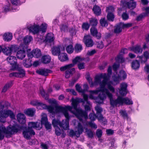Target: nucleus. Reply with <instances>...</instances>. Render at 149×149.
<instances>
[{"mask_svg": "<svg viewBox=\"0 0 149 149\" xmlns=\"http://www.w3.org/2000/svg\"><path fill=\"white\" fill-rule=\"evenodd\" d=\"M82 99H74L72 98L71 101L72 102V107L67 106L64 107H58L57 109L58 110V113L62 112L64 114L66 119L63 120L60 123V127L65 130H67L69 128V120L70 116H69L68 110L69 111L73 114H75L79 120L82 123L83 119L86 120L88 118L87 113L82 110L81 109L77 108L78 102H82Z\"/></svg>", "mask_w": 149, "mask_h": 149, "instance_id": "obj_1", "label": "nucleus"}, {"mask_svg": "<svg viewBox=\"0 0 149 149\" xmlns=\"http://www.w3.org/2000/svg\"><path fill=\"white\" fill-rule=\"evenodd\" d=\"M127 85L125 83H123L120 85V88H119V93L122 96H118L116 100H113V95L112 94V97L110 98V101L111 105L113 107H116L117 105H121L124 104L130 105L133 104L132 101L128 97L123 98L122 96L126 95L127 93Z\"/></svg>", "mask_w": 149, "mask_h": 149, "instance_id": "obj_2", "label": "nucleus"}, {"mask_svg": "<svg viewBox=\"0 0 149 149\" xmlns=\"http://www.w3.org/2000/svg\"><path fill=\"white\" fill-rule=\"evenodd\" d=\"M24 127L16 124L11 127L8 126L7 128L2 124H0V140H3L4 137V134L6 136H10L19 131L23 130Z\"/></svg>", "mask_w": 149, "mask_h": 149, "instance_id": "obj_3", "label": "nucleus"}, {"mask_svg": "<svg viewBox=\"0 0 149 149\" xmlns=\"http://www.w3.org/2000/svg\"><path fill=\"white\" fill-rule=\"evenodd\" d=\"M10 104L8 102H6L3 105L0 102V122L4 123L6 122V118L10 116L11 118H14L15 116L13 112L8 109L10 106Z\"/></svg>", "mask_w": 149, "mask_h": 149, "instance_id": "obj_4", "label": "nucleus"}, {"mask_svg": "<svg viewBox=\"0 0 149 149\" xmlns=\"http://www.w3.org/2000/svg\"><path fill=\"white\" fill-rule=\"evenodd\" d=\"M106 84V82L105 80H102L99 84L100 86V89L99 90H90L89 91V92L91 94H97L100 92H104L110 100V98L112 97V93L107 88H105Z\"/></svg>", "mask_w": 149, "mask_h": 149, "instance_id": "obj_5", "label": "nucleus"}, {"mask_svg": "<svg viewBox=\"0 0 149 149\" xmlns=\"http://www.w3.org/2000/svg\"><path fill=\"white\" fill-rule=\"evenodd\" d=\"M62 107L55 106L54 107L52 106H47L46 104L42 103H40L38 105V109H47L49 112L52 115H54L55 114L58 113V110L57 109L58 107Z\"/></svg>", "mask_w": 149, "mask_h": 149, "instance_id": "obj_6", "label": "nucleus"}, {"mask_svg": "<svg viewBox=\"0 0 149 149\" xmlns=\"http://www.w3.org/2000/svg\"><path fill=\"white\" fill-rule=\"evenodd\" d=\"M106 74H101L100 75H96L95 77L94 81L93 82L92 79L89 76L86 77V79L89 82L91 86L92 87L94 86H97L99 84V83L101 82L102 79L105 78Z\"/></svg>", "mask_w": 149, "mask_h": 149, "instance_id": "obj_7", "label": "nucleus"}, {"mask_svg": "<svg viewBox=\"0 0 149 149\" xmlns=\"http://www.w3.org/2000/svg\"><path fill=\"white\" fill-rule=\"evenodd\" d=\"M73 123L75 126L76 125H78L77 131L74 132L73 130H71L69 133L70 135L71 136H76L77 137H78L83 132L84 128L81 123L79 122L77 120H74L73 121Z\"/></svg>", "mask_w": 149, "mask_h": 149, "instance_id": "obj_8", "label": "nucleus"}, {"mask_svg": "<svg viewBox=\"0 0 149 149\" xmlns=\"http://www.w3.org/2000/svg\"><path fill=\"white\" fill-rule=\"evenodd\" d=\"M84 89H82L81 87L78 84H77L75 86L76 89L78 92L82 93L83 95L84 100L83 99V101L81 102H84V101H86L87 102V104H90V102L88 101V96L87 95L85 94V92L87 91L88 88V86L86 84H84ZM78 98L76 99H78ZM79 99H81V98H78ZM80 102H78L77 104Z\"/></svg>", "mask_w": 149, "mask_h": 149, "instance_id": "obj_9", "label": "nucleus"}, {"mask_svg": "<svg viewBox=\"0 0 149 149\" xmlns=\"http://www.w3.org/2000/svg\"><path fill=\"white\" fill-rule=\"evenodd\" d=\"M6 60L8 63L12 65L13 69H17L19 67V65L17 62V59L15 56H10L7 58Z\"/></svg>", "mask_w": 149, "mask_h": 149, "instance_id": "obj_10", "label": "nucleus"}, {"mask_svg": "<svg viewBox=\"0 0 149 149\" xmlns=\"http://www.w3.org/2000/svg\"><path fill=\"white\" fill-rule=\"evenodd\" d=\"M82 60L80 56H77L73 59V63L61 67L60 68V70L61 71H64L66 69L72 68L77 63L80 62Z\"/></svg>", "mask_w": 149, "mask_h": 149, "instance_id": "obj_11", "label": "nucleus"}, {"mask_svg": "<svg viewBox=\"0 0 149 149\" xmlns=\"http://www.w3.org/2000/svg\"><path fill=\"white\" fill-rule=\"evenodd\" d=\"M17 47L13 45H11L8 47L3 46V52L6 55H10L13 52H15Z\"/></svg>", "mask_w": 149, "mask_h": 149, "instance_id": "obj_12", "label": "nucleus"}, {"mask_svg": "<svg viewBox=\"0 0 149 149\" xmlns=\"http://www.w3.org/2000/svg\"><path fill=\"white\" fill-rule=\"evenodd\" d=\"M35 133L31 129L27 128L24 130L23 132V135L25 138L29 139L32 135L35 134Z\"/></svg>", "mask_w": 149, "mask_h": 149, "instance_id": "obj_13", "label": "nucleus"}, {"mask_svg": "<svg viewBox=\"0 0 149 149\" xmlns=\"http://www.w3.org/2000/svg\"><path fill=\"white\" fill-rule=\"evenodd\" d=\"M121 3L125 7L132 9H134L136 6V2L133 1L128 2L125 0H121Z\"/></svg>", "mask_w": 149, "mask_h": 149, "instance_id": "obj_14", "label": "nucleus"}, {"mask_svg": "<svg viewBox=\"0 0 149 149\" xmlns=\"http://www.w3.org/2000/svg\"><path fill=\"white\" fill-rule=\"evenodd\" d=\"M83 41L86 46L88 47H92L93 45V42L89 35L84 36Z\"/></svg>", "mask_w": 149, "mask_h": 149, "instance_id": "obj_15", "label": "nucleus"}, {"mask_svg": "<svg viewBox=\"0 0 149 149\" xmlns=\"http://www.w3.org/2000/svg\"><path fill=\"white\" fill-rule=\"evenodd\" d=\"M105 78L103 79V80H105L106 84L105 86L107 85V86L108 90H109L112 93H114L115 92V89L114 87L112 85V82L111 81H108V77L107 75L106 74V75L105 76Z\"/></svg>", "mask_w": 149, "mask_h": 149, "instance_id": "obj_16", "label": "nucleus"}, {"mask_svg": "<svg viewBox=\"0 0 149 149\" xmlns=\"http://www.w3.org/2000/svg\"><path fill=\"white\" fill-rule=\"evenodd\" d=\"M25 74V71L23 69H21L19 70L18 72H13L10 73L9 74V76L10 77H24Z\"/></svg>", "mask_w": 149, "mask_h": 149, "instance_id": "obj_17", "label": "nucleus"}, {"mask_svg": "<svg viewBox=\"0 0 149 149\" xmlns=\"http://www.w3.org/2000/svg\"><path fill=\"white\" fill-rule=\"evenodd\" d=\"M62 47L60 45L54 46L51 48L52 54L54 56L59 55L61 54V51H62Z\"/></svg>", "mask_w": 149, "mask_h": 149, "instance_id": "obj_18", "label": "nucleus"}, {"mask_svg": "<svg viewBox=\"0 0 149 149\" xmlns=\"http://www.w3.org/2000/svg\"><path fill=\"white\" fill-rule=\"evenodd\" d=\"M104 92H102L99 95L98 97L96 99V102L98 104H102L103 101L106 98V95L104 93Z\"/></svg>", "mask_w": 149, "mask_h": 149, "instance_id": "obj_19", "label": "nucleus"}, {"mask_svg": "<svg viewBox=\"0 0 149 149\" xmlns=\"http://www.w3.org/2000/svg\"><path fill=\"white\" fill-rule=\"evenodd\" d=\"M18 122L22 124H25L26 122V117L24 114L21 113H18L17 116Z\"/></svg>", "mask_w": 149, "mask_h": 149, "instance_id": "obj_20", "label": "nucleus"}, {"mask_svg": "<svg viewBox=\"0 0 149 149\" xmlns=\"http://www.w3.org/2000/svg\"><path fill=\"white\" fill-rule=\"evenodd\" d=\"M36 72L44 76H47L49 73H51L52 71L46 69H40L36 71Z\"/></svg>", "mask_w": 149, "mask_h": 149, "instance_id": "obj_21", "label": "nucleus"}, {"mask_svg": "<svg viewBox=\"0 0 149 149\" xmlns=\"http://www.w3.org/2000/svg\"><path fill=\"white\" fill-rule=\"evenodd\" d=\"M130 50L132 51L136 54L141 53L143 50L141 46L137 45L129 48Z\"/></svg>", "mask_w": 149, "mask_h": 149, "instance_id": "obj_22", "label": "nucleus"}, {"mask_svg": "<svg viewBox=\"0 0 149 149\" xmlns=\"http://www.w3.org/2000/svg\"><path fill=\"white\" fill-rule=\"evenodd\" d=\"M40 124L37 122H30L28 123V128L32 129L33 128L39 130L41 128V127H40Z\"/></svg>", "mask_w": 149, "mask_h": 149, "instance_id": "obj_23", "label": "nucleus"}, {"mask_svg": "<svg viewBox=\"0 0 149 149\" xmlns=\"http://www.w3.org/2000/svg\"><path fill=\"white\" fill-rule=\"evenodd\" d=\"M54 40V34L51 33L47 34L45 39V41L48 43H53Z\"/></svg>", "mask_w": 149, "mask_h": 149, "instance_id": "obj_24", "label": "nucleus"}, {"mask_svg": "<svg viewBox=\"0 0 149 149\" xmlns=\"http://www.w3.org/2000/svg\"><path fill=\"white\" fill-rule=\"evenodd\" d=\"M26 56V53L24 49L18 51L17 53L16 56L17 58L20 59H23Z\"/></svg>", "mask_w": 149, "mask_h": 149, "instance_id": "obj_25", "label": "nucleus"}, {"mask_svg": "<svg viewBox=\"0 0 149 149\" xmlns=\"http://www.w3.org/2000/svg\"><path fill=\"white\" fill-rule=\"evenodd\" d=\"M71 68H67L64 70H67L65 71V76L66 78H68L72 75V74L74 72L75 68H74L70 69Z\"/></svg>", "mask_w": 149, "mask_h": 149, "instance_id": "obj_26", "label": "nucleus"}, {"mask_svg": "<svg viewBox=\"0 0 149 149\" xmlns=\"http://www.w3.org/2000/svg\"><path fill=\"white\" fill-rule=\"evenodd\" d=\"M39 26L38 25H33L30 26L29 28V31L34 33H37L39 32Z\"/></svg>", "mask_w": 149, "mask_h": 149, "instance_id": "obj_27", "label": "nucleus"}, {"mask_svg": "<svg viewBox=\"0 0 149 149\" xmlns=\"http://www.w3.org/2000/svg\"><path fill=\"white\" fill-rule=\"evenodd\" d=\"M13 85V81H10L6 84L2 88L1 92L2 93H5L7 90Z\"/></svg>", "mask_w": 149, "mask_h": 149, "instance_id": "obj_28", "label": "nucleus"}, {"mask_svg": "<svg viewBox=\"0 0 149 149\" xmlns=\"http://www.w3.org/2000/svg\"><path fill=\"white\" fill-rule=\"evenodd\" d=\"M59 59L61 61H64L68 60V57L67 54L65 53H61L58 56Z\"/></svg>", "mask_w": 149, "mask_h": 149, "instance_id": "obj_29", "label": "nucleus"}, {"mask_svg": "<svg viewBox=\"0 0 149 149\" xmlns=\"http://www.w3.org/2000/svg\"><path fill=\"white\" fill-rule=\"evenodd\" d=\"M41 60L43 63H48L50 62L51 57L49 55H44L42 57Z\"/></svg>", "mask_w": 149, "mask_h": 149, "instance_id": "obj_30", "label": "nucleus"}, {"mask_svg": "<svg viewBox=\"0 0 149 149\" xmlns=\"http://www.w3.org/2000/svg\"><path fill=\"white\" fill-rule=\"evenodd\" d=\"M36 112V110L34 108H29L27 109L25 113L29 116L32 117L34 116Z\"/></svg>", "mask_w": 149, "mask_h": 149, "instance_id": "obj_31", "label": "nucleus"}, {"mask_svg": "<svg viewBox=\"0 0 149 149\" xmlns=\"http://www.w3.org/2000/svg\"><path fill=\"white\" fill-rule=\"evenodd\" d=\"M93 10L94 13L96 15L98 16L101 14V12L100 7L95 5L93 7Z\"/></svg>", "mask_w": 149, "mask_h": 149, "instance_id": "obj_32", "label": "nucleus"}, {"mask_svg": "<svg viewBox=\"0 0 149 149\" xmlns=\"http://www.w3.org/2000/svg\"><path fill=\"white\" fill-rule=\"evenodd\" d=\"M123 29V26L121 23H120L115 26L114 32L116 33H118L121 32Z\"/></svg>", "mask_w": 149, "mask_h": 149, "instance_id": "obj_33", "label": "nucleus"}, {"mask_svg": "<svg viewBox=\"0 0 149 149\" xmlns=\"http://www.w3.org/2000/svg\"><path fill=\"white\" fill-rule=\"evenodd\" d=\"M33 56L36 58H38L40 57L41 55L40 50L38 49H36L32 51Z\"/></svg>", "mask_w": 149, "mask_h": 149, "instance_id": "obj_34", "label": "nucleus"}, {"mask_svg": "<svg viewBox=\"0 0 149 149\" xmlns=\"http://www.w3.org/2000/svg\"><path fill=\"white\" fill-rule=\"evenodd\" d=\"M3 37L4 40L9 41L12 39V35L11 33H6L4 34Z\"/></svg>", "mask_w": 149, "mask_h": 149, "instance_id": "obj_35", "label": "nucleus"}, {"mask_svg": "<svg viewBox=\"0 0 149 149\" xmlns=\"http://www.w3.org/2000/svg\"><path fill=\"white\" fill-rule=\"evenodd\" d=\"M82 49V47L81 45L79 44H77L74 47V50L77 53H79L81 52Z\"/></svg>", "mask_w": 149, "mask_h": 149, "instance_id": "obj_36", "label": "nucleus"}, {"mask_svg": "<svg viewBox=\"0 0 149 149\" xmlns=\"http://www.w3.org/2000/svg\"><path fill=\"white\" fill-rule=\"evenodd\" d=\"M47 27V25L45 23L42 24L39 26V32L41 31L42 33L45 32Z\"/></svg>", "mask_w": 149, "mask_h": 149, "instance_id": "obj_37", "label": "nucleus"}, {"mask_svg": "<svg viewBox=\"0 0 149 149\" xmlns=\"http://www.w3.org/2000/svg\"><path fill=\"white\" fill-rule=\"evenodd\" d=\"M139 63L136 60L133 61L132 63V68L134 69H136L138 68L139 67Z\"/></svg>", "mask_w": 149, "mask_h": 149, "instance_id": "obj_38", "label": "nucleus"}, {"mask_svg": "<svg viewBox=\"0 0 149 149\" xmlns=\"http://www.w3.org/2000/svg\"><path fill=\"white\" fill-rule=\"evenodd\" d=\"M41 118V123L42 124H45L48 122L47 115L45 113H42Z\"/></svg>", "mask_w": 149, "mask_h": 149, "instance_id": "obj_39", "label": "nucleus"}, {"mask_svg": "<svg viewBox=\"0 0 149 149\" xmlns=\"http://www.w3.org/2000/svg\"><path fill=\"white\" fill-rule=\"evenodd\" d=\"M61 123V122H60L59 120H56L55 119H53L52 122L53 126L55 128L58 127V125L60 126V123Z\"/></svg>", "mask_w": 149, "mask_h": 149, "instance_id": "obj_40", "label": "nucleus"}, {"mask_svg": "<svg viewBox=\"0 0 149 149\" xmlns=\"http://www.w3.org/2000/svg\"><path fill=\"white\" fill-rule=\"evenodd\" d=\"M97 118L100 122L102 123L103 121L104 122H107L106 120L103 117L101 113H97Z\"/></svg>", "mask_w": 149, "mask_h": 149, "instance_id": "obj_41", "label": "nucleus"}, {"mask_svg": "<svg viewBox=\"0 0 149 149\" xmlns=\"http://www.w3.org/2000/svg\"><path fill=\"white\" fill-rule=\"evenodd\" d=\"M66 50L67 52L69 54L72 53L74 51V48L72 45H70L66 47Z\"/></svg>", "mask_w": 149, "mask_h": 149, "instance_id": "obj_42", "label": "nucleus"}, {"mask_svg": "<svg viewBox=\"0 0 149 149\" xmlns=\"http://www.w3.org/2000/svg\"><path fill=\"white\" fill-rule=\"evenodd\" d=\"M90 24L93 26H95L97 25V20L95 18H91L89 20Z\"/></svg>", "mask_w": 149, "mask_h": 149, "instance_id": "obj_43", "label": "nucleus"}, {"mask_svg": "<svg viewBox=\"0 0 149 149\" xmlns=\"http://www.w3.org/2000/svg\"><path fill=\"white\" fill-rule=\"evenodd\" d=\"M107 19L110 21H113L115 16L113 13H108L107 16Z\"/></svg>", "mask_w": 149, "mask_h": 149, "instance_id": "obj_44", "label": "nucleus"}, {"mask_svg": "<svg viewBox=\"0 0 149 149\" xmlns=\"http://www.w3.org/2000/svg\"><path fill=\"white\" fill-rule=\"evenodd\" d=\"M32 40V38L31 36H27L24 38V42L26 44L30 42Z\"/></svg>", "mask_w": 149, "mask_h": 149, "instance_id": "obj_45", "label": "nucleus"}, {"mask_svg": "<svg viewBox=\"0 0 149 149\" xmlns=\"http://www.w3.org/2000/svg\"><path fill=\"white\" fill-rule=\"evenodd\" d=\"M90 31L91 34L93 36H95L97 34V30L94 27H93L90 29Z\"/></svg>", "mask_w": 149, "mask_h": 149, "instance_id": "obj_46", "label": "nucleus"}, {"mask_svg": "<svg viewBox=\"0 0 149 149\" xmlns=\"http://www.w3.org/2000/svg\"><path fill=\"white\" fill-rule=\"evenodd\" d=\"M100 23L102 26H107L108 23L107 20L104 18H102L100 20Z\"/></svg>", "mask_w": 149, "mask_h": 149, "instance_id": "obj_47", "label": "nucleus"}, {"mask_svg": "<svg viewBox=\"0 0 149 149\" xmlns=\"http://www.w3.org/2000/svg\"><path fill=\"white\" fill-rule=\"evenodd\" d=\"M40 93L42 96L45 98V99L47 100L48 98V95L47 94L45 93L43 89H42L40 90Z\"/></svg>", "mask_w": 149, "mask_h": 149, "instance_id": "obj_48", "label": "nucleus"}, {"mask_svg": "<svg viewBox=\"0 0 149 149\" xmlns=\"http://www.w3.org/2000/svg\"><path fill=\"white\" fill-rule=\"evenodd\" d=\"M147 15V13H142L137 17V18H136V20L138 21H140L141 20L145 17Z\"/></svg>", "mask_w": 149, "mask_h": 149, "instance_id": "obj_49", "label": "nucleus"}, {"mask_svg": "<svg viewBox=\"0 0 149 149\" xmlns=\"http://www.w3.org/2000/svg\"><path fill=\"white\" fill-rule=\"evenodd\" d=\"M143 56L144 57V58L145 60L143 61L142 60H141V61L142 62L145 63L147 61V59L149 58V53L147 51L145 52L143 54Z\"/></svg>", "mask_w": 149, "mask_h": 149, "instance_id": "obj_50", "label": "nucleus"}, {"mask_svg": "<svg viewBox=\"0 0 149 149\" xmlns=\"http://www.w3.org/2000/svg\"><path fill=\"white\" fill-rule=\"evenodd\" d=\"M120 77H121V79H125L127 77V75L125 72L123 70H121L120 72V75H119Z\"/></svg>", "mask_w": 149, "mask_h": 149, "instance_id": "obj_51", "label": "nucleus"}, {"mask_svg": "<svg viewBox=\"0 0 149 149\" xmlns=\"http://www.w3.org/2000/svg\"><path fill=\"white\" fill-rule=\"evenodd\" d=\"M90 27V25L88 23H84L82 25V27L83 29L87 30Z\"/></svg>", "mask_w": 149, "mask_h": 149, "instance_id": "obj_52", "label": "nucleus"}, {"mask_svg": "<svg viewBox=\"0 0 149 149\" xmlns=\"http://www.w3.org/2000/svg\"><path fill=\"white\" fill-rule=\"evenodd\" d=\"M114 10V8L112 6H110L107 8L106 11L108 13H112Z\"/></svg>", "mask_w": 149, "mask_h": 149, "instance_id": "obj_53", "label": "nucleus"}, {"mask_svg": "<svg viewBox=\"0 0 149 149\" xmlns=\"http://www.w3.org/2000/svg\"><path fill=\"white\" fill-rule=\"evenodd\" d=\"M89 118L91 121H94L97 118V116L95 113H90L89 115Z\"/></svg>", "mask_w": 149, "mask_h": 149, "instance_id": "obj_54", "label": "nucleus"}, {"mask_svg": "<svg viewBox=\"0 0 149 149\" xmlns=\"http://www.w3.org/2000/svg\"><path fill=\"white\" fill-rule=\"evenodd\" d=\"M63 132L58 127H55V134L56 135L58 136H60L61 133V132Z\"/></svg>", "mask_w": 149, "mask_h": 149, "instance_id": "obj_55", "label": "nucleus"}, {"mask_svg": "<svg viewBox=\"0 0 149 149\" xmlns=\"http://www.w3.org/2000/svg\"><path fill=\"white\" fill-rule=\"evenodd\" d=\"M77 66L79 70H81L85 68V65L84 63H80L78 64Z\"/></svg>", "mask_w": 149, "mask_h": 149, "instance_id": "obj_56", "label": "nucleus"}, {"mask_svg": "<svg viewBox=\"0 0 149 149\" xmlns=\"http://www.w3.org/2000/svg\"><path fill=\"white\" fill-rule=\"evenodd\" d=\"M88 125L92 128L95 129L97 128V126L95 123L92 122H89L88 123Z\"/></svg>", "mask_w": 149, "mask_h": 149, "instance_id": "obj_57", "label": "nucleus"}, {"mask_svg": "<svg viewBox=\"0 0 149 149\" xmlns=\"http://www.w3.org/2000/svg\"><path fill=\"white\" fill-rule=\"evenodd\" d=\"M120 113L124 118H128L127 115L125 111L121 110L120 112Z\"/></svg>", "mask_w": 149, "mask_h": 149, "instance_id": "obj_58", "label": "nucleus"}, {"mask_svg": "<svg viewBox=\"0 0 149 149\" xmlns=\"http://www.w3.org/2000/svg\"><path fill=\"white\" fill-rule=\"evenodd\" d=\"M60 29L62 31H65L68 30L67 26L65 25H61L60 26Z\"/></svg>", "mask_w": 149, "mask_h": 149, "instance_id": "obj_59", "label": "nucleus"}, {"mask_svg": "<svg viewBox=\"0 0 149 149\" xmlns=\"http://www.w3.org/2000/svg\"><path fill=\"white\" fill-rule=\"evenodd\" d=\"M40 102H39L37 100H33L31 102L30 104L33 106H37V107L38 108V105Z\"/></svg>", "mask_w": 149, "mask_h": 149, "instance_id": "obj_60", "label": "nucleus"}, {"mask_svg": "<svg viewBox=\"0 0 149 149\" xmlns=\"http://www.w3.org/2000/svg\"><path fill=\"white\" fill-rule=\"evenodd\" d=\"M87 134L89 137L92 138L93 136V132L90 130H87L86 131Z\"/></svg>", "mask_w": 149, "mask_h": 149, "instance_id": "obj_61", "label": "nucleus"}, {"mask_svg": "<svg viewBox=\"0 0 149 149\" xmlns=\"http://www.w3.org/2000/svg\"><path fill=\"white\" fill-rule=\"evenodd\" d=\"M116 60L117 62L120 63H123L124 61V59L122 56H118L117 58H116Z\"/></svg>", "mask_w": 149, "mask_h": 149, "instance_id": "obj_62", "label": "nucleus"}, {"mask_svg": "<svg viewBox=\"0 0 149 149\" xmlns=\"http://www.w3.org/2000/svg\"><path fill=\"white\" fill-rule=\"evenodd\" d=\"M122 18L124 20H125L129 18V15L126 13H123L122 15Z\"/></svg>", "mask_w": 149, "mask_h": 149, "instance_id": "obj_63", "label": "nucleus"}, {"mask_svg": "<svg viewBox=\"0 0 149 149\" xmlns=\"http://www.w3.org/2000/svg\"><path fill=\"white\" fill-rule=\"evenodd\" d=\"M102 134V131L98 129L96 132V135L98 138L101 137Z\"/></svg>", "mask_w": 149, "mask_h": 149, "instance_id": "obj_64", "label": "nucleus"}]
</instances>
